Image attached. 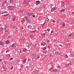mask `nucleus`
<instances>
[{"instance_id":"1","label":"nucleus","mask_w":74,"mask_h":74,"mask_svg":"<svg viewBox=\"0 0 74 74\" xmlns=\"http://www.w3.org/2000/svg\"><path fill=\"white\" fill-rule=\"evenodd\" d=\"M4 29L5 30V32H6L8 31V27L7 25H5L4 26Z\"/></svg>"},{"instance_id":"2","label":"nucleus","mask_w":74,"mask_h":74,"mask_svg":"<svg viewBox=\"0 0 74 74\" xmlns=\"http://www.w3.org/2000/svg\"><path fill=\"white\" fill-rule=\"evenodd\" d=\"M2 67L3 71H7V67H6L5 66H3Z\"/></svg>"},{"instance_id":"3","label":"nucleus","mask_w":74,"mask_h":74,"mask_svg":"<svg viewBox=\"0 0 74 74\" xmlns=\"http://www.w3.org/2000/svg\"><path fill=\"white\" fill-rule=\"evenodd\" d=\"M8 7L9 8H10V10H12L14 8V6H9Z\"/></svg>"},{"instance_id":"4","label":"nucleus","mask_w":74,"mask_h":74,"mask_svg":"<svg viewBox=\"0 0 74 74\" xmlns=\"http://www.w3.org/2000/svg\"><path fill=\"white\" fill-rule=\"evenodd\" d=\"M62 5H61V7H63L64 6V4H65V3H64L63 1H62Z\"/></svg>"},{"instance_id":"5","label":"nucleus","mask_w":74,"mask_h":74,"mask_svg":"<svg viewBox=\"0 0 74 74\" xmlns=\"http://www.w3.org/2000/svg\"><path fill=\"white\" fill-rule=\"evenodd\" d=\"M45 45H46V43H45L44 42H43L40 45H42V46H45Z\"/></svg>"},{"instance_id":"6","label":"nucleus","mask_w":74,"mask_h":74,"mask_svg":"<svg viewBox=\"0 0 74 74\" xmlns=\"http://www.w3.org/2000/svg\"><path fill=\"white\" fill-rule=\"evenodd\" d=\"M69 65H70L69 63L67 64L65 66V67H69Z\"/></svg>"},{"instance_id":"7","label":"nucleus","mask_w":74,"mask_h":74,"mask_svg":"<svg viewBox=\"0 0 74 74\" xmlns=\"http://www.w3.org/2000/svg\"><path fill=\"white\" fill-rule=\"evenodd\" d=\"M36 5H38V4H40V2L39 1H37L36 2Z\"/></svg>"},{"instance_id":"8","label":"nucleus","mask_w":74,"mask_h":74,"mask_svg":"<svg viewBox=\"0 0 74 74\" xmlns=\"http://www.w3.org/2000/svg\"><path fill=\"white\" fill-rule=\"evenodd\" d=\"M9 2L10 3H14V1L13 0H10L9 1Z\"/></svg>"},{"instance_id":"9","label":"nucleus","mask_w":74,"mask_h":74,"mask_svg":"<svg viewBox=\"0 0 74 74\" xmlns=\"http://www.w3.org/2000/svg\"><path fill=\"white\" fill-rule=\"evenodd\" d=\"M4 28L2 27H1L0 28V31H1V32H3V31H4Z\"/></svg>"},{"instance_id":"10","label":"nucleus","mask_w":74,"mask_h":74,"mask_svg":"<svg viewBox=\"0 0 74 74\" xmlns=\"http://www.w3.org/2000/svg\"><path fill=\"white\" fill-rule=\"evenodd\" d=\"M7 2V1H5V2H4L2 4V5H5V4H6Z\"/></svg>"},{"instance_id":"11","label":"nucleus","mask_w":74,"mask_h":74,"mask_svg":"<svg viewBox=\"0 0 74 74\" xmlns=\"http://www.w3.org/2000/svg\"><path fill=\"white\" fill-rule=\"evenodd\" d=\"M27 27L28 28H29V29H31V28L32 27V26L30 25H29Z\"/></svg>"},{"instance_id":"12","label":"nucleus","mask_w":74,"mask_h":74,"mask_svg":"<svg viewBox=\"0 0 74 74\" xmlns=\"http://www.w3.org/2000/svg\"><path fill=\"white\" fill-rule=\"evenodd\" d=\"M53 72H55V73H56V72H58V69H55L53 70Z\"/></svg>"},{"instance_id":"13","label":"nucleus","mask_w":74,"mask_h":74,"mask_svg":"<svg viewBox=\"0 0 74 74\" xmlns=\"http://www.w3.org/2000/svg\"><path fill=\"white\" fill-rule=\"evenodd\" d=\"M8 12L7 11H5L1 13V14H7Z\"/></svg>"},{"instance_id":"14","label":"nucleus","mask_w":74,"mask_h":74,"mask_svg":"<svg viewBox=\"0 0 74 74\" xmlns=\"http://www.w3.org/2000/svg\"><path fill=\"white\" fill-rule=\"evenodd\" d=\"M56 10V8H53L51 9V11L53 12V11H55Z\"/></svg>"},{"instance_id":"15","label":"nucleus","mask_w":74,"mask_h":74,"mask_svg":"<svg viewBox=\"0 0 74 74\" xmlns=\"http://www.w3.org/2000/svg\"><path fill=\"white\" fill-rule=\"evenodd\" d=\"M64 11H65V9H62V10H61L60 11V12H63Z\"/></svg>"},{"instance_id":"16","label":"nucleus","mask_w":74,"mask_h":74,"mask_svg":"<svg viewBox=\"0 0 74 74\" xmlns=\"http://www.w3.org/2000/svg\"><path fill=\"white\" fill-rule=\"evenodd\" d=\"M42 52L43 53H47V52L45 51H42Z\"/></svg>"},{"instance_id":"17","label":"nucleus","mask_w":74,"mask_h":74,"mask_svg":"<svg viewBox=\"0 0 74 74\" xmlns=\"http://www.w3.org/2000/svg\"><path fill=\"white\" fill-rule=\"evenodd\" d=\"M0 45H3V43L1 41H0Z\"/></svg>"},{"instance_id":"18","label":"nucleus","mask_w":74,"mask_h":74,"mask_svg":"<svg viewBox=\"0 0 74 74\" xmlns=\"http://www.w3.org/2000/svg\"><path fill=\"white\" fill-rule=\"evenodd\" d=\"M45 21H49V18H47L45 20Z\"/></svg>"},{"instance_id":"19","label":"nucleus","mask_w":74,"mask_h":74,"mask_svg":"<svg viewBox=\"0 0 74 74\" xmlns=\"http://www.w3.org/2000/svg\"><path fill=\"white\" fill-rule=\"evenodd\" d=\"M27 14L28 15V16H31V13H29V12H27Z\"/></svg>"},{"instance_id":"20","label":"nucleus","mask_w":74,"mask_h":74,"mask_svg":"<svg viewBox=\"0 0 74 74\" xmlns=\"http://www.w3.org/2000/svg\"><path fill=\"white\" fill-rule=\"evenodd\" d=\"M19 12H21L22 13L23 12V11L22 10H19Z\"/></svg>"},{"instance_id":"21","label":"nucleus","mask_w":74,"mask_h":74,"mask_svg":"<svg viewBox=\"0 0 74 74\" xmlns=\"http://www.w3.org/2000/svg\"><path fill=\"white\" fill-rule=\"evenodd\" d=\"M25 20L24 19V18H23L21 21V23H23V22H25Z\"/></svg>"},{"instance_id":"22","label":"nucleus","mask_w":74,"mask_h":74,"mask_svg":"<svg viewBox=\"0 0 74 74\" xmlns=\"http://www.w3.org/2000/svg\"><path fill=\"white\" fill-rule=\"evenodd\" d=\"M27 21V22L28 23H30V20L27 19V20H26Z\"/></svg>"},{"instance_id":"23","label":"nucleus","mask_w":74,"mask_h":74,"mask_svg":"<svg viewBox=\"0 0 74 74\" xmlns=\"http://www.w3.org/2000/svg\"><path fill=\"white\" fill-rule=\"evenodd\" d=\"M11 47H15V45L14 44H13L11 46Z\"/></svg>"},{"instance_id":"24","label":"nucleus","mask_w":74,"mask_h":74,"mask_svg":"<svg viewBox=\"0 0 74 74\" xmlns=\"http://www.w3.org/2000/svg\"><path fill=\"white\" fill-rule=\"evenodd\" d=\"M57 69H60V66H58L57 67Z\"/></svg>"},{"instance_id":"25","label":"nucleus","mask_w":74,"mask_h":74,"mask_svg":"<svg viewBox=\"0 0 74 74\" xmlns=\"http://www.w3.org/2000/svg\"><path fill=\"white\" fill-rule=\"evenodd\" d=\"M30 38H33L34 37V36H32V35H30Z\"/></svg>"},{"instance_id":"26","label":"nucleus","mask_w":74,"mask_h":74,"mask_svg":"<svg viewBox=\"0 0 74 74\" xmlns=\"http://www.w3.org/2000/svg\"><path fill=\"white\" fill-rule=\"evenodd\" d=\"M32 56L33 57H34V58H35L36 57V55L34 54H33V55H32Z\"/></svg>"},{"instance_id":"27","label":"nucleus","mask_w":74,"mask_h":74,"mask_svg":"<svg viewBox=\"0 0 74 74\" xmlns=\"http://www.w3.org/2000/svg\"><path fill=\"white\" fill-rule=\"evenodd\" d=\"M64 56L65 57H66V58H68V56L67 54H64Z\"/></svg>"},{"instance_id":"28","label":"nucleus","mask_w":74,"mask_h":74,"mask_svg":"<svg viewBox=\"0 0 74 74\" xmlns=\"http://www.w3.org/2000/svg\"><path fill=\"white\" fill-rule=\"evenodd\" d=\"M23 52H26V49L25 48H24V49H23Z\"/></svg>"},{"instance_id":"29","label":"nucleus","mask_w":74,"mask_h":74,"mask_svg":"<svg viewBox=\"0 0 74 74\" xmlns=\"http://www.w3.org/2000/svg\"><path fill=\"white\" fill-rule=\"evenodd\" d=\"M47 49V48L45 47H44L42 48L43 50H45V49Z\"/></svg>"},{"instance_id":"30","label":"nucleus","mask_w":74,"mask_h":74,"mask_svg":"<svg viewBox=\"0 0 74 74\" xmlns=\"http://www.w3.org/2000/svg\"><path fill=\"white\" fill-rule=\"evenodd\" d=\"M26 3L25 2V0H24L23 1V4H24V5H25V4H26Z\"/></svg>"},{"instance_id":"31","label":"nucleus","mask_w":74,"mask_h":74,"mask_svg":"<svg viewBox=\"0 0 74 74\" xmlns=\"http://www.w3.org/2000/svg\"><path fill=\"white\" fill-rule=\"evenodd\" d=\"M26 62V59H24L23 61V63H25Z\"/></svg>"},{"instance_id":"32","label":"nucleus","mask_w":74,"mask_h":74,"mask_svg":"<svg viewBox=\"0 0 74 74\" xmlns=\"http://www.w3.org/2000/svg\"><path fill=\"white\" fill-rule=\"evenodd\" d=\"M25 19L26 21H27V20L28 18H27V16H25Z\"/></svg>"},{"instance_id":"33","label":"nucleus","mask_w":74,"mask_h":74,"mask_svg":"<svg viewBox=\"0 0 74 74\" xmlns=\"http://www.w3.org/2000/svg\"><path fill=\"white\" fill-rule=\"evenodd\" d=\"M4 9V6H2L1 7V9H2V10H3V9Z\"/></svg>"},{"instance_id":"34","label":"nucleus","mask_w":74,"mask_h":74,"mask_svg":"<svg viewBox=\"0 0 74 74\" xmlns=\"http://www.w3.org/2000/svg\"><path fill=\"white\" fill-rule=\"evenodd\" d=\"M62 27H65V23H63Z\"/></svg>"},{"instance_id":"35","label":"nucleus","mask_w":74,"mask_h":74,"mask_svg":"<svg viewBox=\"0 0 74 74\" xmlns=\"http://www.w3.org/2000/svg\"><path fill=\"white\" fill-rule=\"evenodd\" d=\"M20 67H21V68H22V67H23V65H20Z\"/></svg>"},{"instance_id":"36","label":"nucleus","mask_w":74,"mask_h":74,"mask_svg":"<svg viewBox=\"0 0 74 74\" xmlns=\"http://www.w3.org/2000/svg\"><path fill=\"white\" fill-rule=\"evenodd\" d=\"M6 43L7 44H9V41L7 40L6 42Z\"/></svg>"},{"instance_id":"37","label":"nucleus","mask_w":74,"mask_h":74,"mask_svg":"<svg viewBox=\"0 0 74 74\" xmlns=\"http://www.w3.org/2000/svg\"><path fill=\"white\" fill-rule=\"evenodd\" d=\"M6 6H8V5H9V3H7V2L6 3Z\"/></svg>"},{"instance_id":"38","label":"nucleus","mask_w":74,"mask_h":74,"mask_svg":"<svg viewBox=\"0 0 74 74\" xmlns=\"http://www.w3.org/2000/svg\"><path fill=\"white\" fill-rule=\"evenodd\" d=\"M36 32V30L33 31L31 32V33H34V32Z\"/></svg>"},{"instance_id":"39","label":"nucleus","mask_w":74,"mask_h":74,"mask_svg":"<svg viewBox=\"0 0 74 74\" xmlns=\"http://www.w3.org/2000/svg\"><path fill=\"white\" fill-rule=\"evenodd\" d=\"M42 35L43 36H45V34H46L45 33V34H42Z\"/></svg>"},{"instance_id":"40","label":"nucleus","mask_w":74,"mask_h":74,"mask_svg":"<svg viewBox=\"0 0 74 74\" xmlns=\"http://www.w3.org/2000/svg\"><path fill=\"white\" fill-rule=\"evenodd\" d=\"M72 35H73V34H71L69 35H68V37H70V36H72Z\"/></svg>"},{"instance_id":"41","label":"nucleus","mask_w":74,"mask_h":74,"mask_svg":"<svg viewBox=\"0 0 74 74\" xmlns=\"http://www.w3.org/2000/svg\"><path fill=\"white\" fill-rule=\"evenodd\" d=\"M33 15H34V13H31V16Z\"/></svg>"},{"instance_id":"42","label":"nucleus","mask_w":74,"mask_h":74,"mask_svg":"<svg viewBox=\"0 0 74 74\" xmlns=\"http://www.w3.org/2000/svg\"><path fill=\"white\" fill-rule=\"evenodd\" d=\"M7 56H8V58H10V55L9 54H8L7 55Z\"/></svg>"},{"instance_id":"43","label":"nucleus","mask_w":74,"mask_h":74,"mask_svg":"<svg viewBox=\"0 0 74 74\" xmlns=\"http://www.w3.org/2000/svg\"><path fill=\"white\" fill-rule=\"evenodd\" d=\"M13 66H11L10 69H11V70H12V69H13Z\"/></svg>"},{"instance_id":"44","label":"nucleus","mask_w":74,"mask_h":74,"mask_svg":"<svg viewBox=\"0 0 74 74\" xmlns=\"http://www.w3.org/2000/svg\"><path fill=\"white\" fill-rule=\"evenodd\" d=\"M37 59H39V58H40V56H38L37 57Z\"/></svg>"},{"instance_id":"45","label":"nucleus","mask_w":74,"mask_h":74,"mask_svg":"<svg viewBox=\"0 0 74 74\" xmlns=\"http://www.w3.org/2000/svg\"><path fill=\"white\" fill-rule=\"evenodd\" d=\"M34 48H36V44H34Z\"/></svg>"},{"instance_id":"46","label":"nucleus","mask_w":74,"mask_h":74,"mask_svg":"<svg viewBox=\"0 0 74 74\" xmlns=\"http://www.w3.org/2000/svg\"><path fill=\"white\" fill-rule=\"evenodd\" d=\"M47 30H48V32H49V31H50V29L49 28V29H47Z\"/></svg>"},{"instance_id":"47","label":"nucleus","mask_w":74,"mask_h":74,"mask_svg":"<svg viewBox=\"0 0 74 74\" xmlns=\"http://www.w3.org/2000/svg\"><path fill=\"white\" fill-rule=\"evenodd\" d=\"M3 16H8V14H6L4 15H3Z\"/></svg>"},{"instance_id":"48","label":"nucleus","mask_w":74,"mask_h":74,"mask_svg":"<svg viewBox=\"0 0 74 74\" xmlns=\"http://www.w3.org/2000/svg\"><path fill=\"white\" fill-rule=\"evenodd\" d=\"M48 48H51V47L50 46V45H49V46H48Z\"/></svg>"},{"instance_id":"49","label":"nucleus","mask_w":74,"mask_h":74,"mask_svg":"<svg viewBox=\"0 0 74 74\" xmlns=\"http://www.w3.org/2000/svg\"><path fill=\"white\" fill-rule=\"evenodd\" d=\"M21 29H23V27H21Z\"/></svg>"},{"instance_id":"50","label":"nucleus","mask_w":74,"mask_h":74,"mask_svg":"<svg viewBox=\"0 0 74 74\" xmlns=\"http://www.w3.org/2000/svg\"><path fill=\"white\" fill-rule=\"evenodd\" d=\"M12 59H13V58H10V60H12Z\"/></svg>"},{"instance_id":"51","label":"nucleus","mask_w":74,"mask_h":74,"mask_svg":"<svg viewBox=\"0 0 74 74\" xmlns=\"http://www.w3.org/2000/svg\"><path fill=\"white\" fill-rule=\"evenodd\" d=\"M27 0V1H28L29 3V2H30V0Z\"/></svg>"},{"instance_id":"52","label":"nucleus","mask_w":74,"mask_h":74,"mask_svg":"<svg viewBox=\"0 0 74 74\" xmlns=\"http://www.w3.org/2000/svg\"><path fill=\"white\" fill-rule=\"evenodd\" d=\"M15 19H16V18H13V21H15Z\"/></svg>"},{"instance_id":"53","label":"nucleus","mask_w":74,"mask_h":74,"mask_svg":"<svg viewBox=\"0 0 74 74\" xmlns=\"http://www.w3.org/2000/svg\"><path fill=\"white\" fill-rule=\"evenodd\" d=\"M4 64H7V62L4 61Z\"/></svg>"},{"instance_id":"54","label":"nucleus","mask_w":74,"mask_h":74,"mask_svg":"<svg viewBox=\"0 0 74 74\" xmlns=\"http://www.w3.org/2000/svg\"><path fill=\"white\" fill-rule=\"evenodd\" d=\"M9 52V51L8 50L6 51V52L7 53V52Z\"/></svg>"},{"instance_id":"55","label":"nucleus","mask_w":74,"mask_h":74,"mask_svg":"<svg viewBox=\"0 0 74 74\" xmlns=\"http://www.w3.org/2000/svg\"><path fill=\"white\" fill-rule=\"evenodd\" d=\"M1 61H2V59H0V62H1Z\"/></svg>"},{"instance_id":"56","label":"nucleus","mask_w":74,"mask_h":74,"mask_svg":"<svg viewBox=\"0 0 74 74\" xmlns=\"http://www.w3.org/2000/svg\"><path fill=\"white\" fill-rule=\"evenodd\" d=\"M54 69V68L53 67V66H52V70H53V69Z\"/></svg>"},{"instance_id":"57","label":"nucleus","mask_w":74,"mask_h":74,"mask_svg":"<svg viewBox=\"0 0 74 74\" xmlns=\"http://www.w3.org/2000/svg\"><path fill=\"white\" fill-rule=\"evenodd\" d=\"M20 53H22V51H21V50H20Z\"/></svg>"},{"instance_id":"58","label":"nucleus","mask_w":74,"mask_h":74,"mask_svg":"<svg viewBox=\"0 0 74 74\" xmlns=\"http://www.w3.org/2000/svg\"><path fill=\"white\" fill-rule=\"evenodd\" d=\"M53 23H55V20H53Z\"/></svg>"},{"instance_id":"59","label":"nucleus","mask_w":74,"mask_h":74,"mask_svg":"<svg viewBox=\"0 0 74 74\" xmlns=\"http://www.w3.org/2000/svg\"><path fill=\"white\" fill-rule=\"evenodd\" d=\"M59 46H60V47H62V45H60Z\"/></svg>"},{"instance_id":"60","label":"nucleus","mask_w":74,"mask_h":74,"mask_svg":"<svg viewBox=\"0 0 74 74\" xmlns=\"http://www.w3.org/2000/svg\"><path fill=\"white\" fill-rule=\"evenodd\" d=\"M25 2L26 4H27V1H25Z\"/></svg>"},{"instance_id":"61","label":"nucleus","mask_w":74,"mask_h":74,"mask_svg":"<svg viewBox=\"0 0 74 74\" xmlns=\"http://www.w3.org/2000/svg\"><path fill=\"white\" fill-rule=\"evenodd\" d=\"M53 31H51V33H53Z\"/></svg>"},{"instance_id":"62","label":"nucleus","mask_w":74,"mask_h":74,"mask_svg":"<svg viewBox=\"0 0 74 74\" xmlns=\"http://www.w3.org/2000/svg\"><path fill=\"white\" fill-rule=\"evenodd\" d=\"M56 40H54V42H56Z\"/></svg>"},{"instance_id":"63","label":"nucleus","mask_w":74,"mask_h":74,"mask_svg":"<svg viewBox=\"0 0 74 74\" xmlns=\"http://www.w3.org/2000/svg\"><path fill=\"white\" fill-rule=\"evenodd\" d=\"M30 46H28V48H30Z\"/></svg>"},{"instance_id":"64","label":"nucleus","mask_w":74,"mask_h":74,"mask_svg":"<svg viewBox=\"0 0 74 74\" xmlns=\"http://www.w3.org/2000/svg\"><path fill=\"white\" fill-rule=\"evenodd\" d=\"M72 14H74V12H72Z\"/></svg>"}]
</instances>
